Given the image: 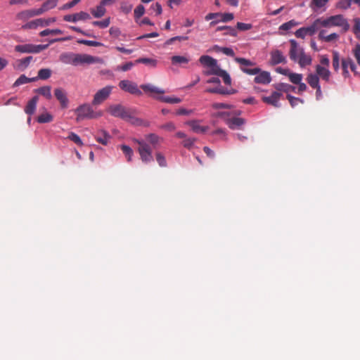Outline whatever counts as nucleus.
I'll return each mask as SVG.
<instances>
[{"label":"nucleus","mask_w":360,"mask_h":360,"mask_svg":"<svg viewBox=\"0 0 360 360\" xmlns=\"http://www.w3.org/2000/svg\"><path fill=\"white\" fill-rule=\"evenodd\" d=\"M145 139L143 141V139H134V142L138 144L137 150L142 162L150 164L153 160V150L150 144L153 148H156L158 144L163 141V139L156 134L151 133L145 135Z\"/></svg>","instance_id":"nucleus-1"},{"label":"nucleus","mask_w":360,"mask_h":360,"mask_svg":"<svg viewBox=\"0 0 360 360\" xmlns=\"http://www.w3.org/2000/svg\"><path fill=\"white\" fill-rule=\"evenodd\" d=\"M199 62L203 66L208 67L210 68L207 72V75H217L221 77L225 84H231V79L229 72L220 68L217 64V59L209 56V55H202L199 58Z\"/></svg>","instance_id":"nucleus-2"},{"label":"nucleus","mask_w":360,"mask_h":360,"mask_svg":"<svg viewBox=\"0 0 360 360\" xmlns=\"http://www.w3.org/2000/svg\"><path fill=\"white\" fill-rule=\"evenodd\" d=\"M61 63L74 66L82 64H91L101 62V58L86 53H63L59 56Z\"/></svg>","instance_id":"nucleus-3"},{"label":"nucleus","mask_w":360,"mask_h":360,"mask_svg":"<svg viewBox=\"0 0 360 360\" xmlns=\"http://www.w3.org/2000/svg\"><path fill=\"white\" fill-rule=\"evenodd\" d=\"M75 112L77 115V122L84 120H94V118L100 117L103 115L102 111H94L91 105L86 103L79 105Z\"/></svg>","instance_id":"nucleus-4"},{"label":"nucleus","mask_w":360,"mask_h":360,"mask_svg":"<svg viewBox=\"0 0 360 360\" xmlns=\"http://www.w3.org/2000/svg\"><path fill=\"white\" fill-rule=\"evenodd\" d=\"M49 44H18L14 46V50L21 53H39L41 51L47 49Z\"/></svg>","instance_id":"nucleus-5"},{"label":"nucleus","mask_w":360,"mask_h":360,"mask_svg":"<svg viewBox=\"0 0 360 360\" xmlns=\"http://www.w3.org/2000/svg\"><path fill=\"white\" fill-rule=\"evenodd\" d=\"M108 112L112 116L120 117L124 120L129 121L131 117V110L121 105V104H114L108 107Z\"/></svg>","instance_id":"nucleus-6"},{"label":"nucleus","mask_w":360,"mask_h":360,"mask_svg":"<svg viewBox=\"0 0 360 360\" xmlns=\"http://www.w3.org/2000/svg\"><path fill=\"white\" fill-rule=\"evenodd\" d=\"M112 86L108 85L105 86L103 89L98 90L92 99V105L98 106V105L104 103V101L107 100L110 95L112 94Z\"/></svg>","instance_id":"nucleus-7"},{"label":"nucleus","mask_w":360,"mask_h":360,"mask_svg":"<svg viewBox=\"0 0 360 360\" xmlns=\"http://www.w3.org/2000/svg\"><path fill=\"white\" fill-rule=\"evenodd\" d=\"M119 88L131 94L141 96L142 91L140 90L134 82L130 80H121L119 82Z\"/></svg>","instance_id":"nucleus-8"},{"label":"nucleus","mask_w":360,"mask_h":360,"mask_svg":"<svg viewBox=\"0 0 360 360\" xmlns=\"http://www.w3.org/2000/svg\"><path fill=\"white\" fill-rule=\"evenodd\" d=\"M36 15H38L37 9H25L18 13L15 16V19L21 20V22H27V20Z\"/></svg>","instance_id":"nucleus-9"},{"label":"nucleus","mask_w":360,"mask_h":360,"mask_svg":"<svg viewBox=\"0 0 360 360\" xmlns=\"http://www.w3.org/2000/svg\"><path fill=\"white\" fill-rule=\"evenodd\" d=\"M91 18L89 13L86 12H79L74 14H68L63 16V20L66 22H76L78 20H84Z\"/></svg>","instance_id":"nucleus-10"},{"label":"nucleus","mask_w":360,"mask_h":360,"mask_svg":"<svg viewBox=\"0 0 360 360\" xmlns=\"http://www.w3.org/2000/svg\"><path fill=\"white\" fill-rule=\"evenodd\" d=\"M270 62L273 65L286 63V58L281 50H273L270 53Z\"/></svg>","instance_id":"nucleus-11"},{"label":"nucleus","mask_w":360,"mask_h":360,"mask_svg":"<svg viewBox=\"0 0 360 360\" xmlns=\"http://www.w3.org/2000/svg\"><path fill=\"white\" fill-rule=\"evenodd\" d=\"M54 94L59 101L61 108H67L68 105V98H67V93L63 89H56Z\"/></svg>","instance_id":"nucleus-12"},{"label":"nucleus","mask_w":360,"mask_h":360,"mask_svg":"<svg viewBox=\"0 0 360 360\" xmlns=\"http://www.w3.org/2000/svg\"><path fill=\"white\" fill-rule=\"evenodd\" d=\"M290 50L289 51L290 58L292 61H297L300 54V51L303 49L300 48L297 42L295 39L290 40Z\"/></svg>","instance_id":"nucleus-13"},{"label":"nucleus","mask_w":360,"mask_h":360,"mask_svg":"<svg viewBox=\"0 0 360 360\" xmlns=\"http://www.w3.org/2000/svg\"><path fill=\"white\" fill-rule=\"evenodd\" d=\"M282 94L276 91L273 92L271 95L268 97L262 98V100L264 103L271 104L273 106L278 108L281 106V104L278 103L280 98L281 97Z\"/></svg>","instance_id":"nucleus-14"},{"label":"nucleus","mask_w":360,"mask_h":360,"mask_svg":"<svg viewBox=\"0 0 360 360\" xmlns=\"http://www.w3.org/2000/svg\"><path fill=\"white\" fill-rule=\"evenodd\" d=\"M342 68L343 70V76L345 77H347L349 76V70H347V63L349 64V68L350 70L355 72H356V65L351 58H345L342 59Z\"/></svg>","instance_id":"nucleus-15"},{"label":"nucleus","mask_w":360,"mask_h":360,"mask_svg":"<svg viewBox=\"0 0 360 360\" xmlns=\"http://www.w3.org/2000/svg\"><path fill=\"white\" fill-rule=\"evenodd\" d=\"M316 72L319 77L326 82H329L330 77L331 76V72L329 70L328 68H326L321 66V64H318L316 66Z\"/></svg>","instance_id":"nucleus-16"},{"label":"nucleus","mask_w":360,"mask_h":360,"mask_svg":"<svg viewBox=\"0 0 360 360\" xmlns=\"http://www.w3.org/2000/svg\"><path fill=\"white\" fill-rule=\"evenodd\" d=\"M38 100V96H34L31 99L29 100L25 108V112L27 115L31 116L34 113L37 109Z\"/></svg>","instance_id":"nucleus-17"},{"label":"nucleus","mask_w":360,"mask_h":360,"mask_svg":"<svg viewBox=\"0 0 360 360\" xmlns=\"http://www.w3.org/2000/svg\"><path fill=\"white\" fill-rule=\"evenodd\" d=\"M271 80V77L269 73V72L263 71L259 72L257 74L256 77L254 78V81L257 84H268Z\"/></svg>","instance_id":"nucleus-18"},{"label":"nucleus","mask_w":360,"mask_h":360,"mask_svg":"<svg viewBox=\"0 0 360 360\" xmlns=\"http://www.w3.org/2000/svg\"><path fill=\"white\" fill-rule=\"evenodd\" d=\"M141 89H143L145 93H149L151 95L153 94H164L165 90L162 89H160L156 87V86H153L152 84H141Z\"/></svg>","instance_id":"nucleus-19"},{"label":"nucleus","mask_w":360,"mask_h":360,"mask_svg":"<svg viewBox=\"0 0 360 360\" xmlns=\"http://www.w3.org/2000/svg\"><path fill=\"white\" fill-rule=\"evenodd\" d=\"M57 5V0H47L44 2L40 8L37 9L38 15L43 14L45 11L56 8Z\"/></svg>","instance_id":"nucleus-20"},{"label":"nucleus","mask_w":360,"mask_h":360,"mask_svg":"<svg viewBox=\"0 0 360 360\" xmlns=\"http://www.w3.org/2000/svg\"><path fill=\"white\" fill-rule=\"evenodd\" d=\"M110 138L109 133L104 129L98 131L96 136V141L103 145H107Z\"/></svg>","instance_id":"nucleus-21"},{"label":"nucleus","mask_w":360,"mask_h":360,"mask_svg":"<svg viewBox=\"0 0 360 360\" xmlns=\"http://www.w3.org/2000/svg\"><path fill=\"white\" fill-rule=\"evenodd\" d=\"M300 67H305L311 63L312 59L310 55L306 54L304 50L300 51V54L297 60Z\"/></svg>","instance_id":"nucleus-22"},{"label":"nucleus","mask_w":360,"mask_h":360,"mask_svg":"<svg viewBox=\"0 0 360 360\" xmlns=\"http://www.w3.org/2000/svg\"><path fill=\"white\" fill-rule=\"evenodd\" d=\"M244 123H245V120L243 117H234L227 120V124L231 129H239Z\"/></svg>","instance_id":"nucleus-23"},{"label":"nucleus","mask_w":360,"mask_h":360,"mask_svg":"<svg viewBox=\"0 0 360 360\" xmlns=\"http://www.w3.org/2000/svg\"><path fill=\"white\" fill-rule=\"evenodd\" d=\"M90 12L96 18L103 16L106 13V9L105 8V4H103V1L101 0L99 5L96 6L95 8H91Z\"/></svg>","instance_id":"nucleus-24"},{"label":"nucleus","mask_w":360,"mask_h":360,"mask_svg":"<svg viewBox=\"0 0 360 360\" xmlns=\"http://www.w3.org/2000/svg\"><path fill=\"white\" fill-rule=\"evenodd\" d=\"M188 124L191 126L195 133H205V131L208 129L207 126H202L200 124V122L198 120H191L188 122Z\"/></svg>","instance_id":"nucleus-25"},{"label":"nucleus","mask_w":360,"mask_h":360,"mask_svg":"<svg viewBox=\"0 0 360 360\" xmlns=\"http://www.w3.org/2000/svg\"><path fill=\"white\" fill-rule=\"evenodd\" d=\"M172 65H185L191 61V58L186 55L181 56V55H174L171 58Z\"/></svg>","instance_id":"nucleus-26"},{"label":"nucleus","mask_w":360,"mask_h":360,"mask_svg":"<svg viewBox=\"0 0 360 360\" xmlns=\"http://www.w3.org/2000/svg\"><path fill=\"white\" fill-rule=\"evenodd\" d=\"M33 58L32 56L25 57L21 59H18L17 63V69L20 71H24L27 67H29L30 63L32 62Z\"/></svg>","instance_id":"nucleus-27"},{"label":"nucleus","mask_w":360,"mask_h":360,"mask_svg":"<svg viewBox=\"0 0 360 360\" xmlns=\"http://www.w3.org/2000/svg\"><path fill=\"white\" fill-rule=\"evenodd\" d=\"M307 81L308 84H309L310 87L312 89L316 88V86H319L320 84L319 82V75L316 72V73H309L307 76Z\"/></svg>","instance_id":"nucleus-28"},{"label":"nucleus","mask_w":360,"mask_h":360,"mask_svg":"<svg viewBox=\"0 0 360 360\" xmlns=\"http://www.w3.org/2000/svg\"><path fill=\"white\" fill-rule=\"evenodd\" d=\"M332 66L334 71L338 72L340 67V56L337 51H333L332 53Z\"/></svg>","instance_id":"nucleus-29"},{"label":"nucleus","mask_w":360,"mask_h":360,"mask_svg":"<svg viewBox=\"0 0 360 360\" xmlns=\"http://www.w3.org/2000/svg\"><path fill=\"white\" fill-rule=\"evenodd\" d=\"M332 26H344L347 24L346 20L342 15H331Z\"/></svg>","instance_id":"nucleus-30"},{"label":"nucleus","mask_w":360,"mask_h":360,"mask_svg":"<svg viewBox=\"0 0 360 360\" xmlns=\"http://www.w3.org/2000/svg\"><path fill=\"white\" fill-rule=\"evenodd\" d=\"M37 77H27L26 75H22L19 77L17 78L16 81H15L13 86H18L22 84H28V82L36 81Z\"/></svg>","instance_id":"nucleus-31"},{"label":"nucleus","mask_w":360,"mask_h":360,"mask_svg":"<svg viewBox=\"0 0 360 360\" xmlns=\"http://www.w3.org/2000/svg\"><path fill=\"white\" fill-rule=\"evenodd\" d=\"M129 122L134 125L137 126H143V127H150V122L146 120L139 119V117H136L132 115L131 112V117L129 119Z\"/></svg>","instance_id":"nucleus-32"},{"label":"nucleus","mask_w":360,"mask_h":360,"mask_svg":"<svg viewBox=\"0 0 360 360\" xmlns=\"http://www.w3.org/2000/svg\"><path fill=\"white\" fill-rule=\"evenodd\" d=\"M329 0H312L309 4V8L314 11H317L319 9L326 6Z\"/></svg>","instance_id":"nucleus-33"},{"label":"nucleus","mask_w":360,"mask_h":360,"mask_svg":"<svg viewBox=\"0 0 360 360\" xmlns=\"http://www.w3.org/2000/svg\"><path fill=\"white\" fill-rule=\"evenodd\" d=\"M299 22H297L296 20L292 19L287 22H284L279 26V31H288L290 30L292 27L298 26Z\"/></svg>","instance_id":"nucleus-34"},{"label":"nucleus","mask_w":360,"mask_h":360,"mask_svg":"<svg viewBox=\"0 0 360 360\" xmlns=\"http://www.w3.org/2000/svg\"><path fill=\"white\" fill-rule=\"evenodd\" d=\"M135 63H143L148 66L155 68L157 67L158 61L154 58H140L136 60Z\"/></svg>","instance_id":"nucleus-35"},{"label":"nucleus","mask_w":360,"mask_h":360,"mask_svg":"<svg viewBox=\"0 0 360 360\" xmlns=\"http://www.w3.org/2000/svg\"><path fill=\"white\" fill-rule=\"evenodd\" d=\"M35 91L37 93L44 96L48 99H51L52 98L51 86H44L43 87L37 89Z\"/></svg>","instance_id":"nucleus-36"},{"label":"nucleus","mask_w":360,"mask_h":360,"mask_svg":"<svg viewBox=\"0 0 360 360\" xmlns=\"http://www.w3.org/2000/svg\"><path fill=\"white\" fill-rule=\"evenodd\" d=\"M288 78L292 84H298L303 79V75L301 73L291 72L288 74Z\"/></svg>","instance_id":"nucleus-37"},{"label":"nucleus","mask_w":360,"mask_h":360,"mask_svg":"<svg viewBox=\"0 0 360 360\" xmlns=\"http://www.w3.org/2000/svg\"><path fill=\"white\" fill-rule=\"evenodd\" d=\"M53 120V115L49 112H45L37 117V121L40 123L51 122Z\"/></svg>","instance_id":"nucleus-38"},{"label":"nucleus","mask_w":360,"mask_h":360,"mask_svg":"<svg viewBox=\"0 0 360 360\" xmlns=\"http://www.w3.org/2000/svg\"><path fill=\"white\" fill-rule=\"evenodd\" d=\"M52 71L49 68H41L38 72L37 77L42 80L49 79L51 76Z\"/></svg>","instance_id":"nucleus-39"},{"label":"nucleus","mask_w":360,"mask_h":360,"mask_svg":"<svg viewBox=\"0 0 360 360\" xmlns=\"http://www.w3.org/2000/svg\"><path fill=\"white\" fill-rule=\"evenodd\" d=\"M157 98L160 100L162 102L167 103H179L181 102V98L176 97H169V96H160Z\"/></svg>","instance_id":"nucleus-40"},{"label":"nucleus","mask_w":360,"mask_h":360,"mask_svg":"<svg viewBox=\"0 0 360 360\" xmlns=\"http://www.w3.org/2000/svg\"><path fill=\"white\" fill-rule=\"evenodd\" d=\"M120 148L122 153L127 157V160L128 162H131V158L134 155V151L132 150V148H131L129 146H125V144H122Z\"/></svg>","instance_id":"nucleus-41"},{"label":"nucleus","mask_w":360,"mask_h":360,"mask_svg":"<svg viewBox=\"0 0 360 360\" xmlns=\"http://www.w3.org/2000/svg\"><path fill=\"white\" fill-rule=\"evenodd\" d=\"M318 19L315 20L314 22L309 27H306L307 35L313 36L319 29Z\"/></svg>","instance_id":"nucleus-42"},{"label":"nucleus","mask_w":360,"mask_h":360,"mask_svg":"<svg viewBox=\"0 0 360 360\" xmlns=\"http://www.w3.org/2000/svg\"><path fill=\"white\" fill-rule=\"evenodd\" d=\"M156 160L160 167H166L167 165L165 155L161 152L155 153Z\"/></svg>","instance_id":"nucleus-43"},{"label":"nucleus","mask_w":360,"mask_h":360,"mask_svg":"<svg viewBox=\"0 0 360 360\" xmlns=\"http://www.w3.org/2000/svg\"><path fill=\"white\" fill-rule=\"evenodd\" d=\"M68 139L77 144L78 146H82L83 145L82 139L78 136V134L74 132H70L68 136Z\"/></svg>","instance_id":"nucleus-44"},{"label":"nucleus","mask_w":360,"mask_h":360,"mask_svg":"<svg viewBox=\"0 0 360 360\" xmlns=\"http://www.w3.org/2000/svg\"><path fill=\"white\" fill-rule=\"evenodd\" d=\"M276 89L278 91H284L286 93H288V91L294 90L295 87H293V86L288 84L281 83V84H278L276 85Z\"/></svg>","instance_id":"nucleus-45"},{"label":"nucleus","mask_w":360,"mask_h":360,"mask_svg":"<svg viewBox=\"0 0 360 360\" xmlns=\"http://www.w3.org/2000/svg\"><path fill=\"white\" fill-rule=\"evenodd\" d=\"M240 70L242 72L248 74L249 75H257L260 72V68H248L245 67H240Z\"/></svg>","instance_id":"nucleus-46"},{"label":"nucleus","mask_w":360,"mask_h":360,"mask_svg":"<svg viewBox=\"0 0 360 360\" xmlns=\"http://www.w3.org/2000/svg\"><path fill=\"white\" fill-rule=\"evenodd\" d=\"M235 60L236 63H238L240 64L241 67H248L252 66L254 63L249 60V59L244 58H235Z\"/></svg>","instance_id":"nucleus-47"},{"label":"nucleus","mask_w":360,"mask_h":360,"mask_svg":"<svg viewBox=\"0 0 360 360\" xmlns=\"http://www.w3.org/2000/svg\"><path fill=\"white\" fill-rule=\"evenodd\" d=\"M145 13V8L143 5H138L134 11V18H140Z\"/></svg>","instance_id":"nucleus-48"},{"label":"nucleus","mask_w":360,"mask_h":360,"mask_svg":"<svg viewBox=\"0 0 360 360\" xmlns=\"http://www.w3.org/2000/svg\"><path fill=\"white\" fill-rule=\"evenodd\" d=\"M110 23V18H105L102 21H94L93 22V25L94 26L100 27L101 28H105L109 26Z\"/></svg>","instance_id":"nucleus-49"},{"label":"nucleus","mask_w":360,"mask_h":360,"mask_svg":"<svg viewBox=\"0 0 360 360\" xmlns=\"http://www.w3.org/2000/svg\"><path fill=\"white\" fill-rule=\"evenodd\" d=\"M330 20L331 17L326 19L318 18L319 26L325 27H333Z\"/></svg>","instance_id":"nucleus-50"},{"label":"nucleus","mask_w":360,"mask_h":360,"mask_svg":"<svg viewBox=\"0 0 360 360\" xmlns=\"http://www.w3.org/2000/svg\"><path fill=\"white\" fill-rule=\"evenodd\" d=\"M78 42L80 43L81 44L92 46H100L102 45L101 42H100V41H91V40L82 39V40H79Z\"/></svg>","instance_id":"nucleus-51"},{"label":"nucleus","mask_w":360,"mask_h":360,"mask_svg":"<svg viewBox=\"0 0 360 360\" xmlns=\"http://www.w3.org/2000/svg\"><path fill=\"white\" fill-rule=\"evenodd\" d=\"M237 28L240 31H247L250 30L252 27L251 23H245V22H238Z\"/></svg>","instance_id":"nucleus-52"},{"label":"nucleus","mask_w":360,"mask_h":360,"mask_svg":"<svg viewBox=\"0 0 360 360\" xmlns=\"http://www.w3.org/2000/svg\"><path fill=\"white\" fill-rule=\"evenodd\" d=\"M295 37L298 38H304L307 36V32L306 30V27H302L298 29L295 33Z\"/></svg>","instance_id":"nucleus-53"},{"label":"nucleus","mask_w":360,"mask_h":360,"mask_svg":"<svg viewBox=\"0 0 360 360\" xmlns=\"http://www.w3.org/2000/svg\"><path fill=\"white\" fill-rule=\"evenodd\" d=\"M287 98H288L290 103L291 104L292 107L296 106V105L298 104L299 102H302V99H300L299 98L294 97V96H292L290 94L287 95Z\"/></svg>","instance_id":"nucleus-54"},{"label":"nucleus","mask_w":360,"mask_h":360,"mask_svg":"<svg viewBox=\"0 0 360 360\" xmlns=\"http://www.w3.org/2000/svg\"><path fill=\"white\" fill-rule=\"evenodd\" d=\"M224 28H225V31H226L224 32V35H230V36H233V37L237 36L238 32L235 27L226 26V27H224Z\"/></svg>","instance_id":"nucleus-55"},{"label":"nucleus","mask_w":360,"mask_h":360,"mask_svg":"<svg viewBox=\"0 0 360 360\" xmlns=\"http://www.w3.org/2000/svg\"><path fill=\"white\" fill-rule=\"evenodd\" d=\"M134 63H135V62L134 63H133V62H128V63H126L124 64H122V66L117 67V70H121L123 72H127V71H128V70H130L131 68H133Z\"/></svg>","instance_id":"nucleus-56"},{"label":"nucleus","mask_w":360,"mask_h":360,"mask_svg":"<svg viewBox=\"0 0 360 360\" xmlns=\"http://www.w3.org/2000/svg\"><path fill=\"white\" fill-rule=\"evenodd\" d=\"M352 53L358 63L360 65V45L357 44L355 46L354 49L352 50Z\"/></svg>","instance_id":"nucleus-57"},{"label":"nucleus","mask_w":360,"mask_h":360,"mask_svg":"<svg viewBox=\"0 0 360 360\" xmlns=\"http://www.w3.org/2000/svg\"><path fill=\"white\" fill-rule=\"evenodd\" d=\"M193 112L192 110H186V108H181L176 112V115H191Z\"/></svg>","instance_id":"nucleus-58"},{"label":"nucleus","mask_w":360,"mask_h":360,"mask_svg":"<svg viewBox=\"0 0 360 360\" xmlns=\"http://www.w3.org/2000/svg\"><path fill=\"white\" fill-rule=\"evenodd\" d=\"M212 108L214 109H219V108L230 109V108H231V105H230V104L224 103H212Z\"/></svg>","instance_id":"nucleus-59"},{"label":"nucleus","mask_w":360,"mask_h":360,"mask_svg":"<svg viewBox=\"0 0 360 360\" xmlns=\"http://www.w3.org/2000/svg\"><path fill=\"white\" fill-rule=\"evenodd\" d=\"M320 62H321V66H323V67H326V68H328L329 67L330 59H329V58L328 56H326V55H322L321 56Z\"/></svg>","instance_id":"nucleus-60"},{"label":"nucleus","mask_w":360,"mask_h":360,"mask_svg":"<svg viewBox=\"0 0 360 360\" xmlns=\"http://www.w3.org/2000/svg\"><path fill=\"white\" fill-rule=\"evenodd\" d=\"M219 16H221V20L224 22H229V20H231L234 18V15L233 13H224V14L221 13V15H219Z\"/></svg>","instance_id":"nucleus-61"},{"label":"nucleus","mask_w":360,"mask_h":360,"mask_svg":"<svg viewBox=\"0 0 360 360\" xmlns=\"http://www.w3.org/2000/svg\"><path fill=\"white\" fill-rule=\"evenodd\" d=\"M161 129H166L167 131H174L175 130V125L172 122H168L166 124L160 126Z\"/></svg>","instance_id":"nucleus-62"},{"label":"nucleus","mask_w":360,"mask_h":360,"mask_svg":"<svg viewBox=\"0 0 360 360\" xmlns=\"http://www.w3.org/2000/svg\"><path fill=\"white\" fill-rule=\"evenodd\" d=\"M150 9L155 11L156 15L161 14L162 13V7H161V4H160L158 3H156L155 4H152Z\"/></svg>","instance_id":"nucleus-63"},{"label":"nucleus","mask_w":360,"mask_h":360,"mask_svg":"<svg viewBox=\"0 0 360 360\" xmlns=\"http://www.w3.org/2000/svg\"><path fill=\"white\" fill-rule=\"evenodd\" d=\"M353 30L354 33H358L360 32V19L354 18V25L353 27Z\"/></svg>","instance_id":"nucleus-64"}]
</instances>
